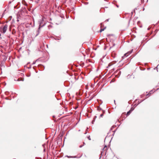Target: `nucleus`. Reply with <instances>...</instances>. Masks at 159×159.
I'll return each mask as SVG.
<instances>
[{"label": "nucleus", "mask_w": 159, "mask_h": 159, "mask_svg": "<svg viewBox=\"0 0 159 159\" xmlns=\"http://www.w3.org/2000/svg\"><path fill=\"white\" fill-rule=\"evenodd\" d=\"M108 149L107 147L105 145L103 149H102V151L101 152V154H102L106 155L107 153V150Z\"/></svg>", "instance_id": "f257e3e1"}, {"label": "nucleus", "mask_w": 159, "mask_h": 159, "mask_svg": "<svg viewBox=\"0 0 159 159\" xmlns=\"http://www.w3.org/2000/svg\"><path fill=\"white\" fill-rule=\"evenodd\" d=\"M7 27L8 26L7 25H5L3 27L2 29V31L3 33H5L6 32V30H7Z\"/></svg>", "instance_id": "f03ea898"}, {"label": "nucleus", "mask_w": 159, "mask_h": 159, "mask_svg": "<svg viewBox=\"0 0 159 159\" xmlns=\"http://www.w3.org/2000/svg\"><path fill=\"white\" fill-rule=\"evenodd\" d=\"M133 51V49H132L130 51L128 52L127 53H125L124 54V57H125H125H127L129 55L131 54L132 52Z\"/></svg>", "instance_id": "7ed1b4c3"}, {"label": "nucleus", "mask_w": 159, "mask_h": 159, "mask_svg": "<svg viewBox=\"0 0 159 159\" xmlns=\"http://www.w3.org/2000/svg\"><path fill=\"white\" fill-rule=\"evenodd\" d=\"M133 110H134V109H132V108H131V109L129 111H128L127 112V114H126V116H128L130 114L131 112Z\"/></svg>", "instance_id": "20e7f679"}, {"label": "nucleus", "mask_w": 159, "mask_h": 159, "mask_svg": "<svg viewBox=\"0 0 159 159\" xmlns=\"http://www.w3.org/2000/svg\"><path fill=\"white\" fill-rule=\"evenodd\" d=\"M66 157H67L68 158H76L77 157L75 156H73V157H72V156H66Z\"/></svg>", "instance_id": "39448f33"}, {"label": "nucleus", "mask_w": 159, "mask_h": 159, "mask_svg": "<svg viewBox=\"0 0 159 159\" xmlns=\"http://www.w3.org/2000/svg\"><path fill=\"white\" fill-rule=\"evenodd\" d=\"M152 91H153V90L150 91L149 93L148 94H147V96H148L149 97L151 95V94L152 93Z\"/></svg>", "instance_id": "423d86ee"}, {"label": "nucleus", "mask_w": 159, "mask_h": 159, "mask_svg": "<svg viewBox=\"0 0 159 159\" xmlns=\"http://www.w3.org/2000/svg\"><path fill=\"white\" fill-rule=\"evenodd\" d=\"M97 110L99 111H102V109L99 107H98Z\"/></svg>", "instance_id": "0eeeda50"}, {"label": "nucleus", "mask_w": 159, "mask_h": 159, "mask_svg": "<svg viewBox=\"0 0 159 159\" xmlns=\"http://www.w3.org/2000/svg\"><path fill=\"white\" fill-rule=\"evenodd\" d=\"M105 28H106V27H105V28H103V29H101L100 30V32H102V31H103V30H105Z\"/></svg>", "instance_id": "6e6552de"}, {"label": "nucleus", "mask_w": 159, "mask_h": 159, "mask_svg": "<svg viewBox=\"0 0 159 159\" xmlns=\"http://www.w3.org/2000/svg\"><path fill=\"white\" fill-rule=\"evenodd\" d=\"M103 116V113H102L100 115V117H102Z\"/></svg>", "instance_id": "1a4fd4ad"}, {"label": "nucleus", "mask_w": 159, "mask_h": 159, "mask_svg": "<svg viewBox=\"0 0 159 159\" xmlns=\"http://www.w3.org/2000/svg\"><path fill=\"white\" fill-rule=\"evenodd\" d=\"M102 113H103V114H104L105 113V111L102 110Z\"/></svg>", "instance_id": "9d476101"}, {"label": "nucleus", "mask_w": 159, "mask_h": 159, "mask_svg": "<svg viewBox=\"0 0 159 159\" xmlns=\"http://www.w3.org/2000/svg\"><path fill=\"white\" fill-rule=\"evenodd\" d=\"M37 61V60H36V61H34L33 62V64H35L36 63V61Z\"/></svg>", "instance_id": "9b49d317"}, {"label": "nucleus", "mask_w": 159, "mask_h": 159, "mask_svg": "<svg viewBox=\"0 0 159 159\" xmlns=\"http://www.w3.org/2000/svg\"><path fill=\"white\" fill-rule=\"evenodd\" d=\"M112 132H113V134H112V135H114L115 133V130L113 131H112Z\"/></svg>", "instance_id": "f8f14e48"}, {"label": "nucleus", "mask_w": 159, "mask_h": 159, "mask_svg": "<svg viewBox=\"0 0 159 159\" xmlns=\"http://www.w3.org/2000/svg\"><path fill=\"white\" fill-rule=\"evenodd\" d=\"M88 138L89 140H91V139L89 136L88 137Z\"/></svg>", "instance_id": "ddd939ff"}, {"label": "nucleus", "mask_w": 159, "mask_h": 159, "mask_svg": "<svg viewBox=\"0 0 159 159\" xmlns=\"http://www.w3.org/2000/svg\"><path fill=\"white\" fill-rule=\"evenodd\" d=\"M115 128V127L114 126H113L112 127V128L111 129H112V128Z\"/></svg>", "instance_id": "4468645a"}, {"label": "nucleus", "mask_w": 159, "mask_h": 159, "mask_svg": "<svg viewBox=\"0 0 159 159\" xmlns=\"http://www.w3.org/2000/svg\"><path fill=\"white\" fill-rule=\"evenodd\" d=\"M109 21V19H107L105 20L106 21Z\"/></svg>", "instance_id": "2eb2a0df"}, {"label": "nucleus", "mask_w": 159, "mask_h": 159, "mask_svg": "<svg viewBox=\"0 0 159 159\" xmlns=\"http://www.w3.org/2000/svg\"><path fill=\"white\" fill-rule=\"evenodd\" d=\"M82 146H83L82 145H80V146H79V147L80 148H81V147H82Z\"/></svg>", "instance_id": "dca6fc26"}, {"label": "nucleus", "mask_w": 159, "mask_h": 159, "mask_svg": "<svg viewBox=\"0 0 159 159\" xmlns=\"http://www.w3.org/2000/svg\"><path fill=\"white\" fill-rule=\"evenodd\" d=\"M116 6L117 7H119V6L117 5H116Z\"/></svg>", "instance_id": "f3484780"}, {"label": "nucleus", "mask_w": 159, "mask_h": 159, "mask_svg": "<svg viewBox=\"0 0 159 159\" xmlns=\"http://www.w3.org/2000/svg\"><path fill=\"white\" fill-rule=\"evenodd\" d=\"M134 106H135V107H136V106H137V105H136V104H135V105H134Z\"/></svg>", "instance_id": "a211bd4d"}, {"label": "nucleus", "mask_w": 159, "mask_h": 159, "mask_svg": "<svg viewBox=\"0 0 159 159\" xmlns=\"http://www.w3.org/2000/svg\"><path fill=\"white\" fill-rule=\"evenodd\" d=\"M149 28H148V30H149Z\"/></svg>", "instance_id": "6ab92c4d"}, {"label": "nucleus", "mask_w": 159, "mask_h": 159, "mask_svg": "<svg viewBox=\"0 0 159 159\" xmlns=\"http://www.w3.org/2000/svg\"><path fill=\"white\" fill-rule=\"evenodd\" d=\"M87 129H89V128H87Z\"/></svg>", "instance_id": "aec40b11"}, {"label": "nucleus", "mask_w": 159, "mask_h": 159, "mask_svg": "<svg viewBox=\"0 0 159 159\" xmlns=\"http://www.w3.org/2000/svg\"><path fill=\"white\" fill-rule=\"evenodd\" d=\"M84 143V144H85V143L84 142L83 143Z\"/></svg>", "instance_id": "412c9836"}, {"label": "nucleus", "mask_w": 159, "mask_h": 159, "mask_svg": "<svg viewBox=\"0 0 159 159\" xmlns=\"http://www.w3.org/2000/svg\"><path fill=\"white\" fill-rule=\"evenodd\" d=\"M38 34H37L36 35V36L38 35Z\"/></svg>", "instance_id": "4be33fe9"}, {"label": "nucleus", "mask_w": 159, "mask_h": 159, "mask_svg": "<svg viewBox=\"0 0 159 159\" xmlns=\"http://www.w3.org/2000/svg\"><path fill=\"white\" fill-rule=\"evenodd\" d=\"M143 100H142V101H141V102L143 101Z\"/></svg>", "instance_id": "5701e85b"}, {"label": "nucleus", "mask_w": 159, "mask_h": 159, "mask_svg": "<svg viewBox=\"0 0 159 159\" xmlns=\"http://www.w3.org/2000/svg\"><path fill=\"white\" fill-rule=\"evenodd\" d=\"M95 117L96 118L97 117V116H95Z\"/></svg>", "instance_id": "b1692460"}, {"label": "nucleus", "mask_w": 159, "mask_h": 159, "mask_svg": "<svg viewBox=\"0 0 159 159\" xmlns=\"http://www.w3.org/2000/svg\"><path fill=\"white\" fill-rule=\"evenodd\" d=\"M158 66V65L157 66H157Z\"/></svg>", "instance_id": "393cba45"}, {"label": "nucleus", "mask_w": 159, "mask_h": 159, "mask_svg": "<svg viewBox=\"0 0 159 159\" xmlns=\"http://www.w3.org/2000/svg\"><path fill=\"white\" fill-rule=\"evenodd\" d=\"M158 66V65L157 66H157Z\"/></svg>", "instance_id": "a878e982"}, {"label": "nucleus", "mask_w": 159, "mask_h": 159, "mask_svg": "<svg viewBox=\"0 0 159 159\" xmlns=\"http://www.w3.org/2000/svg\"><path fill=\"white\" fill-rule=\"evenodd\" d=\"M139 102V103H140V102Z\"/></svg>", "instance_id": "bb28decb"}]
</instances>
